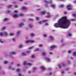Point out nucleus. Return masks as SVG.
I'll return each instance as SVG.
<instances>
[{"instance_id":"obj_39","label":"nucleus","mask_w":76,"mask_h":76,"mask_svg":"<svg viewBox=\"0 0 76 76\" xmlns=\"http://www.w3.org/2000/svg\"><path fill=\"white\" fill-rule=\"evenodd\" d=\"M39 47H43V45L42 44L40 45Z\"/></svg>"},{"instance_id":"obj_61","label":"nucleus","mask_w":76,"mask_h":76,"mask_svg":"<svg viewBox=\"0 0 76 76\" xmlns=\"http://www.w3.org/2000/svg\"><path fill=\"white\" fill-rule=\"evenodd\" d=\"M61 42H63V39H62L61 40Z\"/></svg>"},{"instance_id":"obj_55","label":"nucleus","mask_w":76,"mask_h":76,"mask_svg":"<svg viewBox=\"0 0 76 76\" xmlns=\"http://www.w3.org/2000/svg\"><path fill=\"white\" fill-rule=\"evenodd\" d=\"M0 42H1L2 43H3V42L1 41V39H0Z\"/></svg>"},{"instance_id":"obj_17","label":"nucleus","mask_w":76,"mask_h":76,"mask_svg":"<svg viewBox=\"0 0 76 76\" xmlns=\"http://www.w3.org/2000/svg\"><path fill=\"white\" fill-rule=\"evenodd\" d=\"M29 26L31 28H32L33 27V25L32 24H30Z\"/></svg>"},{"instance_id":"obj_26","label":"nucleus","mask_w":76,"mask_h":76,"mask_svg":"<svg viewBox=\"0 0 76 76\" xmlns=\"http://www.w3.org/2000/svg\"><path fill=\"white\" fill-rule=\"evenodd\" d=\"M31 57L32 58H35V56H34V55H33L31 56Z\"/></svg>"},{"instance_id":"obj_15","label":"nucleus","mask_w":76,"mask_h":76,"mask_svg":"<svg viewBox=\"0 0 76 76\" xmlns=\"http://www.w3.org/2000/svg\"><path fill=\"white\" fill-rule=\"evenodd\" d=\"M10 54H16V53L15 52H12Z\"/></svg>"},{"instance_id":"obj_22","label":"nucleus","mask_w":76,"mask_h":76,"mask_svg":"<svg viewBox=\"0 0 76 76\" xmlns=\"http://www.w3.org/2000/svg\"><path fill=\"white\" fill-rule=\"evenodd\" d=\"M45 1L46 2V3H48V4H50V2L49 1H47L46 0H45Z\"/></svg>"},{"instance_id":"obj_25","label":"nucleus","mask_w":76,"mask_h":76,"mask_svg":"<svg viewBox=\"0 0 76 76\" xmlns=\"http://www.w3.org/2000/svg\"><path fill=\"white\" fill-rule=\"evenodd\" d=\"M22 55L23 56H26V54L24 53H23Z\"/></svg>"},{"instance_id":"obj_60","label":"nucleus","mask_w":76,"mask_h":76,"mask_svg":"<svg viewBox=\"0 0 76 76\" xmlns=\"http://www.w3.org/2000/svg\"><path fill=\"white\" fill-rule=\"evenodd\" d=\"M64 13L65 15H66V14H67V12H64Z\"/></svg>"},{"instance_id":"obj_4","label":"nucleus","mask_w":76,"mask_h":76,"mask_svg":"<svg viewBox=\"0 0 76 76\" xmlns=\"http://www.w3.org/2000/svg\"><path fill=\"white\" fill-rule=\"evenodd\" d=\"M51 14L49 12L47 13V15L46 16V18H51Z\"/></svg>"},{"instance_id":"obj_23","label":"nucleus","mask_w":76,"mask_h":76,"mask_svg":"<svg viewBox=\"0 0 76 76\" xmlns=\"http://www.w3.org/2000/svg\"><path fill=\"white\" fill-rule=\"evenodd\" d=\"M4 34L6 36H7V35H8V34L6 32H5L4 33Z\"/></svg>"},{"instance_id":"obj_5","label":"nucleus","mask_w":76,"mask_h":76,"mask_svg":"<svg viewBox=\"0 0 76 76\" xmlns=\"http://www.w3.org/2000/svg\"><path fill=\"white\" fill-rule=\"evenodd\" d=\"M55 48H56V45H53L50 47L51 50H53Z\"/></svg>"},{"instance_id":"obj_48","label":"nucleus","mask_w":76,"mask_h":76,"mask_svg":"<svg viewBox=\"0 0 76 76\" xmlns=\"http://www.w3.org/2000/svg\"><path fill=\"white\" fill-rule=\"evenodd\" d=\"M15 7H16V8H18V7H19V6L18 5H15Z\"/></svg>"},{"instance_id":"obj_29","label":"nucleus","mask_w":76,"mask_h":76,"mask_svg":"<svg viewBox=\"0 0 76 76\" xmlns=\"http://www.w3.org/2000/svg\"><path fill=\"white\" fill-rule=\"evenodd\" d=\"M76 52H74L73 53V55H74V56H76Z\"/></svg>"},{"instance_id":"obj_16","label":"nucleus","mask_w":76,"mask_h":76,"mask_svg":"<svg viewBox=\"0 0 76 76\" xmlns=\"http://www.w3.org/2000/svg\"><path fill=\"white\" fill-rule=\"evenodd\" d=\"M23 16V14H20L18 15V16Z\"/></svg>"},{"instance_id":"obj_45","label":"nucleus","mask_w":76,"mask_h":76,"mask_svg":"<svg viewBox=\"0 0 76 76\" xmlns=\"http://www.w3.org/2000/svg\"><path fill=\"white\" fill-rule=\"evenodd\" d=\"M20 31H18L17 32V35H19V34H20Z\"/></svg>"},{"instance_id":"obj_10","label":"nucleus","mask_w":76,"mask_h":76,"mask_svg":"<svg viewBox=\"0 0 76 76\" xmlns=\"http://www.w3.org/2000/svg\"><path fill=\"white\" fill-rule=\"evenodd\" d=\"M24 24H23V23H21L19 25L20 27H22L24 25Z\"/></svg>"},{"instance_id":"obj_8","label":"nucleus","mask_w":76,"mask_h":76,"mask_svg":"<svg viewBox=\"0 0 76 76\" xmlns=\"http://www.w3.org/2000/svg\"><path fill=\"white\" fill-rule=\"evenodd\" d=\"M21 9H22V10H27V9H28L27 8L25 7H22Z\"/></svg>"},{"instance_id":"obj_36","label":"nucleus","mask_w":76,"mask_h":76,"mask_svg":"<svg viewBox=\"0 0 76 76\" xmlns=\"http://www.w3.org/2000/svg\"><path fill=\"white\" fill-rule=\"evenodd\" d=\"M30 65L31 66V65H32V64L30 63H28L27 64V65Z\"/></svg>"},{"instance_id":"obj_42","label":"nucleus","mask_w":76,"mask_h":76,"mask_svg":"<svg viewBox=\"0 0 76 76\" xmlns=\"http://www.w3.org/2000/svg\"><path fill=\"white\" fill-rule=\"evenodd\" d=\"M53 73H49V75H52Z\"/></svg>"},{"instance_id":"obj_51","label":"nucleus","mask_w":76,"mask_h":76,"mask_svg":"<svg viewBox=\"0 0 76 76\" xmlns=\"http://www.w3.org/2000/svg\"><path fill=\"white\" fill-rule=\"evenodd\" d=\"M12 40H13V41H14L15 42V39L13 38L12 39Z\"/></svg>"},{"instance_id":"obj_52","label":"nucleus","mask_w":76,"mask_h":76,"mask_svg":"<svg viewBox=\"0 0 76 76\" xmlns=\"http://www.w3.org/2000/svg\"><path fill=\"white\" fill-rule=\"evenodd\" d=\"M46 25V26H48V23H46V24H45Z\"/></svg>"},{"instance_id":"obj_43","label":"nucleus","mask_w":76,"mask_h":76,"mask_svg":"<svg viewBox=\"0 0 76 76\" xmlns=\"http://www.w3.org/2000/svg\"><path fill=\"white\" fill-rule=\"evenodd\" d=\"M62 66H66V64L64 63H63L62 64Z\"/></svg>"},{"instance_id":"obj_32","label":"nucleus","mask_w":76,"mask_h":76,"mask_svg":"<svg viewBox=\"0 0 76 76\" xmlns=\"http://www.w3.org/2000/svg\"><path fill=\"white\" fill-rule=\"evenodd\" d=\"M23 64H24V65H26H26H27V63H26V62L25 61V62H24Z\"/></svg>"},{"instance_id":"obj_46","label":"nucleus","mask_w":76,"mask_h":76,"mask_svg":"<svg viewBox=\"0 0 76 76\" xmlns=\"http://www.w3.org/2000/svg\"><path fill=\"white\" fill-rule=\"evenodd\" d=\"M15 13H18V10H15L14 11Z\"/></svg>"},{"instance_id":"obj_47","label":"nucleus","mask_w":76,"mask_h":76,"mask_svg":"<svg viewBox=\"0 0 76 76\" xmlns=\"http://www.w3.org/2000/svg\"><path fill=\"white\" fill-rule=\"evenodd\" d=\"M29 20H34V19H33L30 18L29 19Z\"/></svg>"},{"instance_id":"obj_18","label":"nucleus","mask_w":76,"mask_h":76,"mask_svg":"<svg viewBox=\"0 0 76 76\" xmlns=\"http://www.w3.org/2000/svg\"><path fill=\"white\" fill-rule=\"evenodd\" d=\"M8 20V18H5L4 19V22H6L7 20Z\"/></svg>"},{"instance_id":"obj_62","label":"nucleus","mask_w":76,"mask_h":76,"mask_svg":"<svg viewBox=\"0 0 76 76\" xmlns=\"http://www.w3.org/2000/svg\"><path fill=\"white\" fill-rule=\"evenodd\" d=\"M36 69V68H34L33 70H35Z\"/></svg>"},{"instance_id":"obj_24","label":"nucleus","mask_w":76,"mask_h":76,"mask_svg":"<svg viewBox=\"0 0 76 76\" xmlns=\"http://www.w3.org/2000/svg\"><path fill=\"white\" fill-rule=\"evenodd\" d=\"M51 7H53V8H55V7H56L55 5H51Z\"/></svg>"},{"instance_id":"obj_11","label":"nucleus","mask_w":76,"mask_h":76,"mask_svg":"<svg viewBox=\"0 0 76 76\" xmlns=\"http://www.w3.org/2000/svg\"><path fill=\"white\" fill-rule=\"evenodd\" d=\"M51 39V40H53V39H54V38L52 36H50L49 37Z\"/></svg>"},{"instance_id":"obj_56","label":"nucleus","mask_w":76,"mask_h":76,"mask_svg":"<svg viewBox=\"0 0 76 76\" xmlns=\"http://www.w3.org/2000/svg\"><path fill=\"white\" fill-rule=\"evenodd\" d=\"M7 12V13H11V12H10V11H8Z\"/></svg>"},{"instance_id":"obj_3","label":"nucleus","mask_w":76,"mask_h":76,"mask_svg":"<svg viewBox=\"0 0 76 76\" xmlns=\"http://www.w3.org/2000/svg\"><path fill=\"white\" fill-rule=\"evenodd\" d=\"M66 7L67 8V10H71L72 9V8H71V6L70 5L67 6Z\"/></svg>"},{"instance_id":"obj_14","label":"nucleus","mask_w":76,"mask_h":76,"mask_svg":"<svg viewBox=\"0 0 76 76\" xmlns=\"http://www.w3.org/2000/svg\"><path fill=\"white\" fill-rule=\"evenodd\" d=\"M42 55L43 56H46L47 55V54L45 52H43L42 53Z\"/></svg>"},{"instance_id":"obj_37","label":"nucleus","mask_w":76,"mask_h":76,"mask_svg":"<svg viewBox=\"0 0 76 76\" xmlns=\"http://www.w3.org/2000/svg\"><path fill=\"white\" fill-rule=\"evenodd\" d=\"M2 29L3 30H5V29H6V27H3L2 28Z\"/></svg>"},{"instance_id":"obj_41","label":"nucleus","mask_w":76,"mask_h":76,"mask_svg":"<svg viewBox=\"0 0 76 76\" xmlns=\"http://www.w3.org/2000/svg\"><path fill=\"white\" fill-rule=\"evenodd\" d=\"M39 23L40 24H42V21H40V22H39Z\"/></svg>"},{"instance_id":"obj_19","label":"nucleus","mask_w":76,"mask_h":76,"mask_svg":"<svg viewBox=\"0 0 76 76\" xmlns=\"http://www.w3.org/2000/svg\"><path fill=\"white\" fill-rule=\"evenodd\" d=\"M39 48H37L36 50H34V51H39Z\"/></svg>"},{"instance_id":"obj_49","label":"nucleus","mask_w":76,"mask_h":76,"mask_svg":"<svg viewBox=\"0 0 76 76\" xmlns=\"http://www.w3.org/2000/svg\"><path fill=\"white\" fill-rule=\"evenodd\" d=\"M68 36H69V37H71V36H72V34H68Z\"/></svg>"},{"instance_id":"obj_50","label":"nucleus","mask_w":76,"mask_h":76,"mask_svg":"<svg viewBox=\"0 0 76 76\" xmlns=\"http://www.w3.org/2000/svg\"><path fill=\"white\" fill-rule=\"evenodd\" d=\"M59 67L60 69H61V66L60 65V64L59 65Z\"/></svg>"},{"instance_id":"obj_28","label":"nucleus","mask_w":76,"mask_h":76,"mask_svg":"<svg viewBox=\"0 0 76 76\" xmlns=\"http://www.w3.org/2000/svg\"><path fill=\"white\" fill-rule=\"evenodd\" d=\"M20 69H17L16 70V72H20Z\"/></svg>"},{"instance_id":"obj_53","label":"nucleus","mask_w":76,"mask_h":76,"mask_svg":"<svg viewBox=\"0 0 76 76\" xmlns=\"http://www.w3.org/2000/svg\"><path fill=\"white\" fill-rule=\"evenodd\" d=\"M4 63L5 64H7V61H5Z\"/></svg>"},{"instance_id":"obj_31","label":"nucleus","mask_w":76,"mask_h":76,"mask_svg":"<svg viewBox=\"0 0 76 76\" xmlns=\"http://www.w3.org/2000/svg\"><path fill=\"white\" fill-rule=\"evenodd\" d=\"M34 48L33 46H32L31 47L29 48H28L29 49H32V48Z\"/></svg>"},{"instance_id":"obj_64","label":"nucleus","mask_w":76,"mask_h":76,"mask_svg":"<svg viewBox=\"0 0 76 76\" xmlns=\"http://www.w3.org/2000/svg\"><path fill=\"white\" fill-rule=\"evenodd\" d=\"M27 53H29L30 52L29 51H27Z\"/></svg>"},{"instance_id":"obj_59","label":"nucleus","mask_w":76,"mask_h":76,"mask_svg":"<svg viewBox=\"0 0 76 76\" xmlns=\"http://www.w3.org/2000/svg\"><path fill=\"white\" fill-rule=\"evenodd\" d=\"M74 75H76V72H74Z\"/></svg>"},{"instance_id":"obj_21","label":"nucleus","mask_w":76,"mask_h":76,"mask_svg":"<svg viewBox=\"0 0 76 76\" xmlns=\"http://www.w3.org/2000/svg\"><path fill=\"white\" fill-rule=\"evenodd\" d=\"M12 5H10L8 6V8H12Z\"/></svg>"},{"instance_id":"obj_63","label":"nucleus","mask_w":76,"mask_h":76,"mask_svg":"<svg viewBox=\"0 0 76 76\" xmlns=\"http://www.w3.org/2000/svg\"><path fill=\"white\" fill-rule=\"evenodd\" d=\"M50 54H53V53H51V52H50Z\"/></svg>"},{"instance_id":"obj_6","label":"nucleus","mask_w":76,"mask_h":76,"mask_svg":"<svg viewBox=\"0 0 76 76\" xmlns=\"http://www.w3.org/2000/svg\"><path fill=\"white\" fill-rule=\"evenodd\" d=\"M13 17L15 18H18V17H19V15L15 14L13 15Z\"/></svg>"},{"instance_id":"obj_54","label":"nucleus","mask_w":76,"mask_h":76,"mask_svg":"<svg viewBox=\"0 0 76 76\" xmlns=\"http://www.w3.org/2000/svg\"><path fill=\"white\" fill-rule=\"evenodd\" d=\"M12 69V67H11V66H10L9 67V69Z\"/></svg>"},{"instance_id":"obj_2","label":"nucleus","mask_w":76,"mask_h":76,"mask_svg":"<svg viewBox=\"0 0 76 76\" xmlns=\"http://www.w3.org/2000/svg\"><path fill=\"white\" fill-rule=\"evenodd\" d=\"M25 42L26 44H28V43H34V42H35V41L33 40H27Z\"/></svg>"},{"instance_id":"obj_44","label":"nucleus","mask_w":76,"mask_h":76,"mask_svg":"<svg viewBox=\"0 0 76 76\" xmlns=\"http://www.w3.org/2000/svg\"><path fill=\"white\" fill-rule=\"evenodd\" d=\"M23 46V45H20V48H22V46Z\"/></svg>"},{"instance_id":"obj_35","label":"nucleus","mask_w":76,"mask_h":76,"mask_svg":"<svg viewBox=\"0 0 76 76\" xmlns=\"http://www.w3.org/2000/svg\"><path fill=\"white\" fill-rule=\"evenodd\" d=\"M0 35H1V36H3V34L2 33H1Z\"/></svg>"},{"instance_id":"obj_12","label":"nucleus","mask_w":76,"mask_h":76,"mask_svg":"<svg viewBox=\"0 0 76 76\" xmlns=\"http://www.w3.org/2000/svg\"><path fill=\"white\" fill-rule=\"evenodd\" d=\"M40 68L41 69H42L43 70H45V67H44V66H41L40 67Z\"/></svg>"},{"instance_id":"obj_7","label":"nucleus","mask_w":76,"mask_h":76,"mask_svg":"<svg viewBox=\"0 0 76 76\" xmlns=\"http://www.w3.org/2000/svg\"><path fill=\"white\" fill-rule=\"evenodd\" d=\"M45 58L47 61H50V59L48 58V57H45Z\"/></svg>"},{"instance_id":"obj_30","label":"nucleus","mask_w":76,"mask_h":76,"mask_svg":"<svg viewBox=\"0 0 76 76\" xmlns=\"http://www.w3.org/2000/svg\"><path fill=\"white\" fill-rule=\"evenodd\" d=\"M10 36H13V35H14V34L13 33H10Z\"/></svg>"},{"instance_id":"obj_13","label":"nucleus","mask_w":76,"mask_h":76,"mask_svg":"<svg viewBox=\"0 0 76 76\" xmlns=\"http://www.w3.org/2000/svg\"><path fill=\"white\" fill-rule=\"evenodd\" d=\"M48 20H43L42 21L43 22V23H45V22H47L48 21Z\"/></svg>"},{"instance_id":"obj_9","label":"nucleus","mask_w":76,"mask_h":76,"mask_svg":"<svg viewBox=\"0 0 76 76\" xmlns=\"http://www.w3.org/2000/svg\"><path fill=\"white\" fill-rule=\"evenodd\" d=\"M46 13L47 12L46 11H42L41 12V14L42 15H45V14H46Z\"/></svg>"},{"instance_id":"obj_34","label":"nucleus","mask_w":76,"mask_h":76,"mask_svg":"<svg viewBox=\"0 0 76 76\" xmlns=\"http://www.w3.org/2000/svg\"><path fill=\"white\" fill-rule=\"evenodd\" d=\"M36 18L37 20H38L39 19H40V18L39 17H37Z\"/></svg>"},{"instance_id":"obj_33","label":"nucleus","mask_w":76,"mask_h":76,"mask_svg":"<svg viewBox=\"0 0 76 76\" xmlns=\"http://www.w3.org/2000/svg\"><path fill=\"white\" fill-rule=\"evenodd\" d=\"M71 21H76V19H72L71 20Z\"/></svg>"},{"instance_id":"obj_40","label":"nucleus","mask_w":76,"mask_h":76,"mask_svg":"<svg viewBox=\"0 0 76 76\" xmlns=\"http://www.w3.org/2000/svg\"><path fill=\"white\" fill-rule=\"evenodd\" d=\"M44 37H47V34H44Z\"/></svg>"},{"instance_id":"obj_1","label":"nucleus","mask_w":76,"mask_h":76,"mask_svg":"<svg viewBox=\"0 0 76 76\" xmlns=\"http://www.w3.org/2000/svg\"><path fill=\"white\" fill-rule=\"evenodd\" d=\"M71 24V22L67 18L64 16L60 19L58 23L55 24L54 26L56 28H61L63 29H67L69 28Z\"/></svg>"},{"instance_id":"obj_38","label":"nucleus","mask_w":76,"mask_h":76,"mask_svg":"<svg viewBox=\"0 0 76 76\" xmlns=\"http://www.w3.org/2000/svg\"><path fill=\"white\" fill-rule=\"evenodd\" d=\"M19 76H25V75H22L21 74H19Z\"/></svg>"},{"instance_id":"obj_20","label":"nucleus","mask_w":76,"mask_h":76,"mask_svg":"<svg viewBox=\"0 0 76 76\" xmlns=\"http://www.w3.org/2000/svg\"><path fill=\"white\" fill-rule=\"evenodd\" d=\"M31 37H34V36H35V34L33 33L31 34Z\"/></svg>"},{"instance_id":"obj_57","label":"nucleus","mask_w":76,"mask_h":76,"mask_svg":"<svg viewBox=\"0 0 76 76\" xmlns=\"http://www.w3.org/2000/svg\"><path fill=\"white\" fill-rule=\"evenodd\" d=\"M45 6L47 7H48V4H46L45 5Z\"/></svg>"},{"instance_id":"obj_27","label":"nucleus","mask_w":76,"mask_h":76,"mask_svg":"<svg viewBox=\"0 0 76 76\" xmlns=\"http://www.w3.org/2000/svg\"><path fill=\"white\" fill-rule=\"evenodd\" d=\"M60 7H64V5H61L60 6Z\"/></svg>"},{"instance_id":"obj_58","label":"nucleus","mask_w":76,"mask_h":76,"mask_svg":"<svg viewBox=\"0 0 76 76\" xmlns=\"http://www.w3.org/2000/svg\"><path fill=\"white\" fill-rule=\"evenodd\" d=\"M68 53H71V51H69L68 52Z\"/></svg>"}]
</instances>
